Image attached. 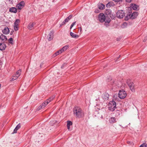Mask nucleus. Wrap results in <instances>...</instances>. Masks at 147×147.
<instances>
[{"label":"nucleus","instance_id":"obj_1","mask_svg":"<svg viewBox=\"0 0 147 147\" xmlns=\"http://www.w3.org/2000/svg\"><path fill=\"white\" fill-rule=\"evenodd\" d=\"M98 20L101 23L105 22L104 24L107 27L109 25L111 20L108 16H105L104 14L102 13H99L98 16Z\"/></svg>","mask_w":147,"mask_h":147},{"label":"nucleus","instance_id":"obj_2","mask_svg":"<svg viewBox=\"0 0 147 147\" xmlns=\"http://www.w3.org/2000/svg\"><path fill=\"white\" fill-rule=\"evenodd\" d=\"M116 96H117L116 95H114L113 96V100L115 99L116 100L117 98H116ZM116 105L115 102L113 100L109 102L108 105V108L109 110L111 111H113L116 109Z\"/></svg>","mask_w":147,"mask_h":147},{"label":"nucleus","instance_id":"obj_3","mask_svg":"<svg viewBox=\"0 0 147 147\" xmlns=\"http://www.w3.org/2000/svg\"><path fill=\"white\" fill-rule=\"evenodd\" d=\"M73 112L74 114L79 118L81 117L84 115V113L82 109L78 107H75L74 109Z\"/></svg>","mask_w":147,"mask_h":147},{"label":"nucleus","instance_id":"obj_4","mask_svg":"<svg viewBox=\"0 0 147 147\" xmlns=\"http://www.w3.org/2000/svg\"><path fill=\"white\" fill-rule=\"evenodd\" d=\"M127 96L126 92L123 90H119L118 94L119 97L121 99L124 98Z\"/></svg>","mask_w":147,"mask_h":147},{"label":"nucleus","instance_id":"obj_5","mask_svg":"<svg viewBox=\"0 0 147 147\" xmlns=\"http://www.w3.org/2000/svg\"><path fill=\"white\" fill-rule=\"evenodd\" d=\"M125 16V13L123 10H118L117 13V16L119 18H123Z\"/></svg>","mask_w":147,"mask_h":147},{"label":"nucleus","instance_id":"obj_6","mask_svg":"<svg viewBox=\"0 0 147 147\" xmlns=\"http://www.w3.org/2000/svg\"><path fill=\"white\" fill-rule=\"evenodd\" d=\"M24 1H22L16 5V7L18 9H21L24 7Z\"/></svg>","mask_w":147,"mask_h":147},{"label":"nucleus","instance_id":"obj_7","mask_svg":"<svg viewBox=\"0 0 147 147\" xmlns=\"http://www.w3.org/2000/svg\"><path fill=\"white\" fill-rule=\"evenodd\" d=\"M72 17V15L69 16L64 20V21L62 22L61 24L60 25V27H61L63 25L66 24L69 20L71 19Z\"/></svg>","mask_w":147,"mask_h":147},{"label":"nucleus","instance_id":"obj_8","mask_svg":"<svg viewBox=\"0 0 147 147\" xmlns=\"http://www.w3.org/2000/svg\"><path fill=\"white\" fill-rule=\"evenodd\" d=\"M54 32L53 31H51L48 36H47V39L49 41H50L52 40L53 38Z\"/></svg>","mask_w":147,"mask_h":147},{"label":"nucleus","instance_id":"obj_9","mask_svg":"<svg viewBox=\"0 0 147 147\" xmlns=\"http://www.w3.org/2000/svg\"><path fill=\"white\" fill-rule=\"evenodd\" d=\"M130 90L132 92L134 91V84L132 82L128 81L127 82Z\"/></svg>","mask_w":147,"mask_h":147},{"label":"nucleus","instance_id":"obj_10","mask_svg":"<svg viewBox=\"0 0 147 147\" xmlns=\"http://www.w3.org/2000/svg\"><path fill=\"white\" fill-rule=\"evenodd\" d=\"M130 7L131 8L135 10H138L139 9V6L135 4L131 3Z\"/></svg>","mask_w":147,"mask_h":147},{"label":"nucleus","instance_id":"obj_11","mask_svg":"<svg viewBox=\"0 0 147 147\" xmlns=\"http://www.w3.org/2000/svg\"><path fill=\"white\" fill-rule=\"evenodd\" d=\"M109 122L111 124L115 123L117 122V119L115 117H111L109 119Z\"/></svg>","mask_w":147,"mask_h":147},{"label":"nucleus","instance_id":"obj_12","mask_svg":"<svg viewBox=\"0 0 147 147\" xmlns=\"http://www.w3.org/2000/svg\"><path fill=\"white\" fill-rule=\"evenodd\" d=\"M132 12L131 11H129L128 13L127 14V16L125 17V20L126 21L128 20L130 18L131 19V13Z\"/></svg>","mask_w":147,"mask_h":147},{"label":"nucleus","instance_id":"obj_13","mask_svg":"<svg viewBox=\"0 0 147 147\" xmlns=\"http://www.w3.org/2000/svg\"><path fill=\"white\" fill-rule=\"evenodd\" d=\"M7 40V38L6 37V36L1 34V41L3 42L2 43H5V42H6Z\"/></svg>","mask_w":147,"mask_h":147},{"label":"nucleus","instance_id":"obj_14","mask_svg":"<svg viewBox=\"0 0 147 147\" xmlns=\"http://www.w3.org/2000/svg\"><path fill=\"white\" fill-rule=\"evenodd\" d=\"M109 97V94L107 92L104 93L102 96V98L105 100H108Z\"/></svg>","mask_w":147,"mask_h":147},{"label":"nucleus","instance_id":"obj_15","mask_svg":"<svg viewBox=\"0 0 147 147\" xmlns=\"http://www.w3.org/2000/svg\"><path fill=\"white\" fill-rule=\"evenodd\" d=\"M3 33L5 34H9V28L7 27H5L4 29L2 30Z\"/></svg>","mask_w":147,"mask_h":147},{"label":"nucleus","instance_id":"obj_16","mask_svg":"<svg viewBox=\"0 0 147 147\" xmlns=\"http://www.w3.org/2000/svg\"><path fill=\"white\" fill-rule=\"evenodd\" d=\"M21 127V124L20 123L18 124L17 126L16 127V128L14 129L13 132L12 133V134L16 133L17 132V130L20 129Z\"/></svg>","mask_w":147,"mask_h":147},{"label":"nucleus","instance_id":"obj_17","mask_svg":"<svg viewBox=\"0 0 147 147\" xmlns=\"http://www.w3.org/2000/svg\"><path fill=\"white\" fill-rule=\"evenodd\" d=\"M138 12L136 11H135L132 14L131 13V19H133L135 18L138 16Z\"/></svg>","mask_w":147,"mask_h":147},{"label":"nucleus","instance_id":"obj_18","mask_svg":"<svg viewBox=\"0 0 147 147\" xmlns=\"http://www.w3.org/2000/svg\"><path fill=\"white\" fill-rule=\"evenodd\" d=\"M70 35L73 38H78L79 36L77 34H75L72 32H70Z\"/></svg>","mask_w":147,"mask_h":147},{"label":"nucleus","instance_id":"obj_19","mask_svg":"<svg viewBox=\"0 0 147 147\" xmlns=\"http://www.w3.org/2000/svg\"><path fill=\"white\" fill-rule=\"evenodd\" d=\"M6 47V46L5 43H1V51L4 50Z\"/></svg>","mask_w":147,"mask_h":147},{"label":"nucleus","instance_id":"obj_20","mask_svg":"<svg viewBox=\"0 0 147 147\" xmlns=\"http://www.w3.org/2000/svg\"><path fill=\"white\" fill-rule=\"evenodd\" d=\"M98 8L100 10H102L105 8V5L102 3H99L98 5Z\"/></svg>","mask_w":147,"mask_h":147},{"label":"nucleus","instance_id":"obj_21","mask_svg":"<svg viewBox=\"0 0 147 147\" xmlns=\"http://www.w3.org/2000/svg\"><path fill=\"white\" fill-rule=\"evenodd\" d=\"M9 11L11 12L16 13L17 12V9L15 7H12L10 8Z\"/></svg>","mask_w":147,"mask_h":147},{"label":"nucleus","instance_id":"obj_22","mask_svg":"<svg viewBox=\"0 0 147 147\" xmlns=\"http://www.w3.org/2000/svg\"><path fill=\"white\" fill-rule=\"evenodd\" d=\"M35 24V23H29L28 26V29L30 30H32L33 29V26Z\"/></svg>","mask_w":147,"mask_h":147},{"label":"nucleus","instance_id":"obj_23","mask_svg":"<svg viewBox=\"0 0 147 147\" xmlns=\"http://www.w3.org/2000/svg\"><path fill=\"white\" fill-rule=\"evenodd\" d=\"M112 13L111 10L110 9H107L106 10L105 13L107 16H110Z\"/></svg>","mask_w":147,"mask_h":147},{"label":"nucleus","instance_id":"obj_24","mask_svg":"<svg viewBox=\"0 0 147 147\" xmlns=\"http://www.w3.org/2000/svg\"><path fill=\"white\" fill-rule=\"evenodd\" d=\"M69 47V45H67L64 46L62 49H61L62 52L65 51Z\"/></svg>","mask_w":147,"mask_h":147},{"label":"nucleus","instance_id":"obj_25","mask_svg":"<svg viewBox=\"0 0 147 147\" xmlns=\"http://www.w3.org/2000/svg\"><path fill=\"white\" fill-rule=\"evenodd\" d=\"M55 97V96L54 95L52 96L49 98L48 99H47L46 101L47 102V104H48L50 102L53 100Z\"/></svg>","mask_w":147,"mask_h":147},{"label":"nucleus","instance_id":"obj_26","mask_svg":"<svg viewBox=\"0 0 147 147\" xmlns=\"http://www.w3.org/2000/svg\"><path fill=\"white\" fill-rule=\"evenodd\" d=\"M62 53V52L61 49H60L59 50L57 51L53 55V56L54 57H55L57 55H59V54L61 53Z\"/></svg>","mask_w":147,"mask_h":147},{"label":"nucleus","instance_id":"obj_27","mask_svg":"<svg viewBox=\"0 0 147 147\" xmlns=\"http://www.w3.org/2000/svg\"><path fill=\"white\" fill-rule=\"evenodd\" d=\"M20 20L19 19H17L15 22L14 23V25L17 26H18V24L20 23Z\"/></svg>","mask_w":147,"mask_h":147},{"label":"nucleus","instance_id":"obj_28","mask_svg":"<svg viewBox=\"0 0 147 147\" xmlns=\"http://www.w3.org/2000/svg\"><path fill=\"white\" fill-rule=\"evenodd\" d=\"M48 104H47V102L45 101L43 103L42 105H41V106L43 108H44Z\"/></svg>","mask_w":147,"mask_h":147},{"label":"nucleus","instance_id":"obj_29","mask_svg":"<svg viewBox=\"0 0 147 147\" xmlns=\"http://www.w3.org/2000/svg\"><path fill=\"white\" fill-rule=\"evenodd\" d=\"M111 14V15H110V16H109L112 19H114L115 18L116 15L114 13H112Z\"/></svg>","mask_w":147,"mask_h":147},{"label":"nucleus","instance_id":"obj_30","mask_svg":"<svg viewBox=\"0 0 147 147\" xmlns=\"http://www.w3.org/2000/svg\"><path fill=\"white\" fill-rule=\"evenodd\" d=\"M21 72V71L20 70H19L18 71H17L16 74H15V76H17V77H19L20 75V73Z\"/></svg>","mask_w":147,"mask_h":147},{"label":"nucleus","instance_id":"obj_31","mask_svg":"<svg viewBox=\"0 0 147 147\" xmlns=\"http://www.w3.org/2000/svg\"><path fill=\"white\" fill-rule=\"evenodd\" d=\"M112 5V2H109L106 5V6L107 7H109Z\"/></svg>","mask_w":147,"mask_h":147},{"label":"nucleus","instance_id":"obj_32","mask_svg":"<svg viewBox=\"0 0 147 147\" xmlns=\"http://www.w3.org/2000/svg\"><path fill=\"white\" fill-rule=\"evenodd\" d=\"M67 122V126H70L72 124V122L70 121H68Z\"/></svg>","mask_w":147,"mask_h":147},{"label":"nucleus","instance_id":"obj_33","mask_svg":"<svg viewBox=\"0 0 147 147\" xmlns=\"http://www.w3.org/2000/svg\"><path fill=\"white\" fill-rule=\"evenodd\" d=\"M8 40L9 41V43L11 44H13V38H9Z\"/></svg>","mask_w":147,"mask_h":147},{"label":"nucleus","instance_id":"obj_34","mask_svg":"<svg viewBox=\"0 0 147 147\" xmlns=\"http://www.w3.org/2000/svg\"><path fill=\"white\" fill-rule=\"evenodd\" d=\"M14 28L15 31H17L18 30V26L14 25Z\"/></svg>","mask_w":147,"mask_h":147},{"label":"nucleus","instance_id":"obj_35","mask_svg":"<svg viewBox=\"0 0 147 147\" xmlns=\"http://www.w3.org/2000/svg\"><path fill=\"white\" fill-rule=\"evenodd\" d=\"M76 23V22H75L72 23V24H71L70 27V29H71L72 27Z\"/></svg>","mask_w":147,"mask_h":147},{"label":"nucleus","instance_id":"obj_36","mask_svg":"<svg viewBox=\"0 0 147 147\" xmlns=\"http://www.w3.org/2000/svg\"><path fill=\"white\" fill-rule=\"evenodd\" d=\"M111 83H112L111 85H112L113 86H115L116 84V82H115V81H112L111 82Z\"/></svg>","mask_w":147,"mask_h":147},{"label":"nucleus","instance_id":"obj_37","mask_svg":"<svg viewBox=\"0 0 147 147\" xmlns=\"http://www.w3.org/2000/svg\"><path fill=\"white\" fill-rule=\"evenodd\" d=\"M42 109H43V108L42 107L41 105H40L38 107L37 110H39Z\"/></svg>","mask_w":147,"mask_h":147},{"label":"nucleus","instance_id":"obj_38","mask_svg":"<svg viewBox=\"0 0 147 147\" xmlns=\"http://www.w3.org/2000/svg\"><path fill=\"white\" fill-rule=\"evenodd\" d=\"M99 12V10L98 9H96L95 11V12L96 13H98Z\"/></svg>","mask_w":147,"mask_h":147},{"label":"nucleus","instance_id":"obj_39","mask_svg":"<svg viewBox=\"0 0 147 147\" xmlns=\"http://www.w3.org/2000/svg\"><path fill=\"white\" fill-rule=\"evenodd\" d=\"M146 40H147V36H146L144 38V39L143 40V42H145Z\"/></svg>","mask_w":147,"mask_h":147},{"label":"nucleus","instance_id":"obj_40","mask_svg":"<svg viewBox=\"0 0 147 147\" xmlns=\"http://www.w3.org/2000/svg\"><path fill=\"white\" fill-rule=\"evenodd\" d=\"M115 2H119L121 1L122 0H113Z\"/></svg>","mask_w":147,"mask_h":147},{"label":"nucleus","instance_id":"obj_41","mask_svg":"<svg viewBox=\"0 0 147 147\" xmlns=\"http://www.w3.org/2000/svg\"><path fill=\"white\" fill-rule=\"evenodd\" d=\"M18 77H17V76H15H15H14L13 77V78H14V79H15V80H16Z\"/></svg>","mask_w":147,"mask_h":147},{"label":"nucleus","instance_id":"obj_42","mask_svg":"<svg viewBox=\"0 0 147 147\" xmlns=\"http://www.w3.org/2000/svg\"><path fill=\"white\" fill-rule=\"evenodd\" d=\"M66 65V64L65 63H64L61 66V68H63V67L65 65Z\"/></svg>","mask_w":147,"mask_h":147},{"label":"nucleus","instance_id":"obj_43","mask_svg":"<svg viewBox=\"0 0 147 147\" xmlns=\"http://www.w3.org/2000/svg\"><path fill=\"white\" fill-rule=\"evenodd\" d=\"M127 2L130 3L131 2L132 0H125Z\"/></svg>","mask_w":147,"mask_h":147},{"label":"nucleus","instance_id":"obj_44","mask_svg":"<svg viewBox=\"0 0 147 147\" xmlns=\"http://www.w3.org/2000/svg\"><path fill=\"white\" fill-rule=\"evenodd\" d=\"M144 147H147V144H145L144 143Z\"/></svg>","mask_w":147,"mask_h":147},{"label":"nucleus","instance_id":"obj_45","mask_svg":"<svg viewBox=\"0 0 147 147\" xmlns=\"http://www.w3.org/2000/svg\"><path fill=\"white\" fill-rule=\"evenodd\" d=\"M70 126H67V129H68V130H69V129H70Z\"/></svg>","mask_w":147,"mask_h":147},{"label":"nucleus","instance_id":"obj_46","mask_svg":"<svg viewBox=\"0 0 147 147\" xmlns=\"http://www.w3.org/2000/svg\"><path fill=\"white\" fill-rule=\"evenodd\" d=\"M14 80H15V79H14V78H12L11 79V81H14Z\"/></svg>","mask_w":147,"mask_h":147},{"label":"nucleus","instance_id":"obj_47","mask_svg":"<svg viewBox=\"0 0 147 147\" xmlns=\"http://www.w3.org/2000/svg\"><path fill=\"white\" fill-rule=\"evenodd\" d=\"M120 56V55H119V57H117V59H118L119 58Z\"/></svg>","mask_w":147,"mask_h":147},{"label":"nucleus","instance_id":"obj_48","mask_svg":"<svg viewBox=\"0 0 147 147\" xmlns=\"http://www.w3.org/2000/svg\"><path fill=\"white\" fill-rule=\"evenodd\" d=\"M117 87H119L120 86H119L118 85V86H117Z\"/></svg>","mask_w":147,"mask_h":147},{"label":"nucleus","instance_id":"obj_49","mask_svg":"<svg viewBox=\"0 0 147 147\" xmlns=\"http://www.w3.org/2000/svg\"><path fill=\"white\" fill-rule=\"evenodd\" d=\"M126 24V23H125L123 24Z\"/></svg>","mask_w":147,"mask_h":147},{"label":"nucleus","instance_id":"obj_50","mask_svg":"<svg viewBox=\"0 0 147 147\" xmlns=\"http://www.w3.org/2000/svg\"><path fill=\"white\" fill-rule=\"evenodd\" d=\"M82 30V29H81V28H80V30Z\"/></svg>","mask_w":147,"mask_h":147}]
</instances>
